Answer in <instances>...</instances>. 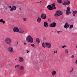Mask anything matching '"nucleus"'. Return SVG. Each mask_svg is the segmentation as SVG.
<instances>
[{
	"label": "nucleus",
	"instance_id": "obj_1",
	"mask_svg": "<svg viewBox=\"0 0 77 77\" xmlns=\"http://www.w3.org/2000/svg\"><path fill=\"white\" fill-rule=\"evenodd\" d=\"M26 40L28 42L33 43V39L30 35H28L26 38Z\"/></svg>",
	"mask_w": 77,
	"mask_h": 77
},
{
	"label": "nucleus",
	"instance_id": "obj_2",
	"mask_svg": "<svg viewBox=\"0 0 77 77\" xmlns=\"http://www.w3.org/2000/svg\"><path fill=\"white\" fill-rule=\"evenodd\" d=\"M5 42L8 45H9L12 43V41L11 38L9 37H7L5 39Z\"/></svg>",
	"mask_w": 77,
	"mask_h": 77
},
{
	"label": "nucleus",
	"instance_id": "obj_3",
	"mask_svg": "<svg viewBox=\"0 0 77 77\" xmlns=\"http://www.w3.org/2000/svg\"><path fill=\"white\" fill-rule=\"evenodd\" d=\"M63 14V13L61 11H57L56 13L54 15L55 17H59L60 15H62Z\"/></svg>",
	"mask_w": 77,
	"mask_h": 77
},
{
	"label": "nucleus",
	"instance_id": "obj_4",
	"mask_svg": "<svg viewBox=\"0 0 77 77\" xmlns=\"http://www.w3.org/2000/svg\"><path fill=\"white\" fill-rule=\"evenodd\" d=\"M7 50L9 52H11V53H13V51H14V49H13V48L11 46H9L7 48Z\"/></svg>",
	"mask_w": 77,
	"mask_h": 77
},
{
	"label": "nucleus",
	"instance_id": "obj_5",
	"mask_svg": "<svg viewBox=\"0 0 77 77\" xmlns=\"http://www.w3.org/2000/svg\"><path fill=\"white\" fill-rule=\"evenodd\" d=\"M41 18L42 20H44L47 18V16H46V14H41Z\"/></svg>",
	"mask_w": 77,
	"mask_h": 77
},
{
	"label": "nucleus",
	"instance_id": "obj_6",
	"mask_svg": "<svg viewBox=\"0 0 77 77\" xmlns=\"http://www.w3.org/2000/svg\"><path fill=\"white\" fill-rule=\"evenodd\" d=\"M46 46L48 48H50L51 47V43H45Z\"/></svg>",
	"mask_w": 77,
	"mask_h": 77
},
{
	"label": "nucleus",
	"instance_id": "obj_7",
	"mask_svg": "<svg viewBox=\"0 0 77 77\" xmlns=\"http://www.w3.org/2000/svg\"><path fill=\"white\" fill-rule=\"evenodd\" d=\"M13 31L14 32H18L19 29L17 26L15 27L14 28Z\"/></svg>",
	"mask_w": 77,
	"mask_h": 77
},
{
	"label": "nucleus",
	"instance_id": "obj_8",
	"mask_svg": "<svg viewBox=\"0 0 77 77\" xmlns=\"http://www.w3.org/2000/svg\"><path fill=\"white\" fill-rule=\"evenodd\" d=\"M70 4V2L69 1H67L66 2H64V3H63V5L64 6H66L67 5H69Z\"/></svg>",
	"mask_w": 77,
	"mask_h": 77
},
{
	"label": "nucleus",
	"instance_id": "obj_9",
	"mask_svg": "<svg viewBox=\"0 0 77 77\" xmlns=\"http://www.w3.org/2000/svg\"><path fill=\"white\" fill-rule=\"evenodd\" d=\"M56 23L54 22L50 24L49 27H56Z\"/></svg>",
	"mask_w": 77,
	"mask_h": 77
},
{
	"label": "nucleus",
	"instance_id": "obj_10",
	"mask_svg": "<svg viewBox=\"0 0 77 77\" xmlns=\"http://www.w3.org/2000/svg\"><path fill=\"white\" fill-rule=\"evenodd\" d=\"M71 12L70 11V8L68 7L67 8L66 11V15H69L70 14Z\"/></svg>",
	"mask_w": 77,
	"mask_h": 77
},
{
	"label": "nucleus",
	"instance_id": "obj_11",
	"mask_svg": "<svg viewBox=\"0 0 77 77\" xmlns=\"http://www.w3.org/2000/svg\"><path fill=\"white\" fill-rule=\"evenodd\" d=\"M18 33H21V34H23L24 32V30L22 28H19V31H18Z\"/></svg>",
	"mask_w": 77,
	"mask_h": 77
},
{
	"label": "nucleus",
	"instance_id": "obj_12",
	"mask_svg": "<svg viewBox=\"0 0 77 77\" xmlns=\"http://www.w3.org/2000/svg\"><path fill=\"white\" fill-rule=\"evenodd\" d=\"M19 61L20 62H24V58L21 57H20L19 58Z\"/></svg>",
	"mask_w": 77,
	"mask_h": 77
},
{
	"label": "nucleus",
	"instance_id": "obj_13",
	"mask_svg": "<svg viewBox=\"0 0 77 77\" xmlns=\"http://www.w3.org/2000/svg\"><path fill=\"white\" fill-rule=\"evenodd\" d=\"M47 8L50 11H53V7L51 5H48L47 6Z\"/></svg>",
	"mask_w": 77,
	"mask_h": 77
},
{
	"label": "nucleus",
	"instance_id": "obj_14",
	"mask_svg": "<svg viewBox=\"0 0 77 77\" xmlns=\"http://www.w3.org/2000/svg\"><path fill=\"white\" fill-rule=\"evenodd\" d=\"M69 24L68 23H66L64 25V28L65 29H68V27H69Z\"/></svg>",
	"mask_w": 77,
	"mask_h": 77
},
{
	"label": "nucleus",
	"instance_id": "obj_15",
	"mask_svg": "<svg viewBox=\"0 0 77 77\" xmlns=\"http://www.w3.org/2000/svg\"><path fill=\"white\" fill-rule=\"evenodd\" d=\"M17 9V7L15 6H14L12 7L10 9L11 11H13L14 10V11H15L16 9Z\"/></svg>",
	"mask_w": 77,
	"mask_h": 77
},
{
	"label": "nucleus",
	"instance_id": "obj_16",
	"mask_svg": "<svg viewBox=\"0 0 77 77\" xmlns=\"http://www.w3.org/2000/svg\"><path fill=\"white\" fill-rule=\"evenodd\" d=\"M37 23H41V18L40 17H38L37 20Z\"/></svg>",
	"mask_w": 77,
	"mask_h": 77
},
{
	"label": "nucleus",
	"instance_id": "obj_17",
	"mask_svg": "<svg viewBox=\"0 0 77 77\" xmlns=\"http://www.w3.org/2000/svg\"><path fill=\"white\" fill-rule=\"evenodd\" d=\"M44 27L46 28L48 27V23L47 22H45L44 23Z\"/></svg>",
	"mask_w": 77,
	"mask_h": 77
},
{
	"label": "nucleus",
	"instance_id": "obj_18",
	"mask_svg": "<svg viewBox=\"0 0 77 77\" xmlns=\"http://www.w3.org/2000/svg\"><path fill=\"white\" fill-rule=\"evenodd\" d=\"M52 6L53 7V9H56V8L55 7L56 5H55V3H53L52 5Z\"/></svg>",
	"mask_w": 77,
	"mask_h": 77
},
{
	"label": "nucleus",
	"instance_id": "obj_19",
	"mask_svg": "<svg viewBox=\"0 0 77 77\" xmlns=\"http://www.w3.org/2000/svg\"><path fill=\"white\" fill-rule=\"evenodd\" d=\"M56 74V71H53L52 72V75H53V76H54V75Z\"/></svg>",
	"mask_w": 77,
	"mask_h": 77
},
{
	"label": "nucleus",
	"instance_id": "obj_20",
	"mask_svg": "<svg viewBox=\"0 0 77 77\" xmlns=\"http://www.w3.org/2000/svg\"><path fill=\"white\" fill-rule=\"evenodd\" d=\"M20 70H24V67L23 66H21L20 68Z\"/></svg>",
	"mask_w": 77,
	"mask_h": 77
},
{
	"label": "nucleus",
	"instance_id": "obj_21",
	"mask_svg": "<svg viewBox=\"0 0 77 77\" xmlns=\"http://www.w3.org/2000/svg\"><path fill=\"white\" fill-rule=\"evenodd\" d=\"M77 14V11H75L72 12L73 16H75V14Z\"/></svg>",
	"mask_w": 77,
	"mask_h": 77
},
{
	"label": "nucleus",
	"instance_id": "obj_22",
	"mask_svg": "<svg viewBox=\"0 0 77 77\" xmlns=\"http://www.w3.org/2000/svg\"><path fill=\"white\" fill-rule=\"evenodd\" d=\"M36 41L37 44H39L40 43V41H39V38H37L36 39Z\"/></svg>",
	"mask_w": 77,
	"mask_h": 77
},
{
	"label": "nucleus",
	"instance_id": "obj_23",
	"mask_svg": "<svg viewBox=\"0 0 77 77\" xmlns=\"http://www.w3.org/2000/svg\"><path fill=\"white\" fill-rule=\"evenodd\" d=\"M0 22L1 23H2L3 24H5V21H4L2 19L0 20Z\"/></svg>",
	"mask_w": 77,
	"mask_h": 77
},
{
	"label": "nucleus",
	"instance_id": "obj_24",
	"mask_svg": "<svg viewBox=\"0 0 77 77\" xmlns=\"http://www.w3.org/2000/svg\"><path fill=\"white\" fill-rule=\"evenodd\" d=\"M42 47H43L44 48H45V47H46V44L44 42L42 43Z\"/></svg>",
	"mask_w": 77,
	"mask_h": 77
},
{
	"label": "nucleus",
	"instance_id": "obj_25",
	"mask_svg": "<svg viewBox=\"0 0 77 77\" xmlns=\"http://www.w3.org/2000/svg\"><path fill=\"white\" fill-rule=\"evenodd\" d=\"M64 52L65 54H68V49H66L65 50Z\"/></svg>",
	"mask_w": 77,
	"mask_h": 77
},
{
	"label": "nucleus",
	"instance_id": "obj_26",
	"mask_svg": "<svg viewBox=\"0 0 77 77\" xmlns=\"http://www.w3.org/2000/svg\"><path fill=\"white\" fill-rule=\"evenodd\" d=\"M31 45V46H32V47H34V48H36L35 47V45H34V44H30L29 45Z\"/></svg>",
	"mask_w": 77,
	"mask_h": 77
},
{
	"label": "nucleus",
	"instance_id": "obj_27",
	"mask_svg": "<svg viewBox=\"0 0 77 77\" xmlns=\"http://www.w3.org/2000/svg\"><path fill=\"white\" fill-rule=\"evenodd\" d=\"M57 2L59 3H62V0H57Z\"/></svg>",
	"mask_w": 77,
	"mask_h": 77
},
{
	"label": "nucleus",
	"instance_id": "obj_28",
	"mask_svg": "<svg viewBox=\"0 0 77 77\" xmlns=\"http://www.w3.org/2000/svg\"><path fill=\"white\" fill-rule=\"evenodd\" d=\"M23 20L24 21H27V18H23Z\"/></svg>",
	"mask_w": 77,
	"mask_h": 77
},
{
	"label": "nucleus",
	"instance_id": "obj_29",
	"mask_svg": "<svg viewBox=\"0 0 77 77\" xmlns=\"http://www.w3.org/2000/svg\"><path fill=\"white\" fill-rule=\"evenodd\" d=\"M20 65H16L15 66V68H18V67H19L20 66Z\"/></svg>",
	"mask_w": 77,
	"mask_h": 77
},
{
	"label": "nucleus",
	"instance_id": "obj_30",
	"mask_svg": "<svg viewBox=\"0 0 77 77\" xmlns=\"http://www.w3.org/2000/svg\"><path fill=\"white\" fill-rule=\"evenodd\" d=\"M73 70H74V68H72V70L70 71V73H71L73 71Z\"/></svg>",
	"mask_w": 77,
	"mask_h": 77
},
{
	"label": "nucleus",
	"instance_id": "obj_31",
	"mask_svg": "<svg viewBox=\"0 0 77 77\" xmlns=\"http://www.w3.org/2000/svg\"><path fill=\"white\" fill-rule=\"evenodd\" d=\"M72 28H73V25H70V26L69 29H72Z\"/></svg>",
	"mask_w": 77,
	"mask_h": 77
},
{
	"label": "nucleus",
	"instance_id": "obj_32",
	"mask_svg": "<svg viewBox=\"0 0 77 77\" xmlns=\"http://www.w3.org/2000/svg\"><path fill=\"white\" fill-rule=\"evenodd\" d=\"M73 57H74V56L73 55L71 56V58L72 59H73Z\"/></svg>",
	"mask_w": 77,
	"mask_h": 77
},
{
	"label": "nucleus",
	"instance_id": "obj_33",
	"mask_svg": "<svg viewBox=\"0 0 77 77\" xmlns=\"http://www.w3.org/2000/svg\"><path fill=\"white\" fill-rule=\"evenodd\" d=\"M66 47V45H64L62 47V48H65Z\"/></svg>",
	"mask_w": 77,
	"mask_h": 77
},
{
	"label": "nucleus",
	"instance_id": "obj_34",
	"mask_svg": "<svg viewBox=\"0 0 77 77\" xmlns=\"http://www.w3.org/2000/svg\"><path fill=\"white\" fill-rule=\"evenodd\" d=\"M57 33H59L60 32L62 33V31H57Z\"/></svg>",
	"mask_w": 77,
	"mask_h": 77
},
{
	"label": "nucleus",
	"instance_id": "obj_35",
	"mask_svg": "<svg viewBox=\"0 0 77 77\" xmlns=\"http://www.w3.org/2000/svg\"><path fill=\"white\" fill-rule=\"evenodd\" d=\"M3 7V5H0V8H2Z\"/></svg>",
	"mask_w": 77,
	"mask_h": 77
},
{
	"label": "nucleus",
	"instance_id": "obj_36",
	"mask_svg": "<svg viewBox=\"0 0 77 77\" xmlns=\"http://www.w3.org/2000/svg\"><path fill=\"white\" fill-rule=\"evenodd\" d=\"M8 8L10 9H11V8H12V7H11V6H9Z\"/></svg>",
	"mask_w": 77,
	"mask_h": 77
},
{
	"label": "nucleus",
	"instance_id": "obj_37",
	"mask_svg": "<svg viewBox=\"0 0 77 77\" xmlns=\"http://www.w3.org/2000/svg\"><path fill=\"white\" fill-rule=\"evenodd\" d=\"M24 45H27V43H26V42H24Z\"/></svg>",
	"mask_w": 77,
	"mask_h": 77
},
{
	"label": "nucleus",
	"instance_id": "obj_38",
	"mask_svg": "<svg viewBox=\"0 0 77 77\" xmlns=\"http://www.w3.org/2000/svg\"><path fill=\"white\" fill-rule=\"evenodd\" d=\"M75 63L76 64H77V60H76L75 62Z\"/></svg>",
	"mask_w": 77,
	"mask_h": 77
},
{
	"label": "nucleus",
	"instance_id": "obj_39",
	"mask_svg": "<svg viewBox=\"0 0 77 77\" xmlns=\"http://www.w3.org/2000/svg\"><path fill=\"white\" fill-rule=\"evenodd\" d=\"M45 39H46V38L45 37H44L43 38V40H45Z\"/></svg>",
	"mask_w": 77,
	"mask_h": 77
},
{
	"label": "nucleus",
	"instance_id": "obj_40",
	"mask_svg": "<svg viewBox=\"0 0 77 77\" xmlns=\"http://www.w3.org/2000/svg\"><path fill=\"white\" fill-rule=\"evenodd\" d=\"M27 51V53H29V51H28V50H26Z\"/></svg>",
	"mask_w": 77,
	"mask_h": 77
},
{
	"label": "nucleus",
	"instance_id": "obj_41",
	"mask_svg": "<svg viewBox=\"0 0 77 77\" xmlns=\"http://www.w3.org/2000/svg\"><path fill=\"white\" fill-rule=\"evenodd\" d=\"M54 53H57V51H54Z\"/></svg>",
	"mask_w": 77,
	"mask_h": 77
},
{
	"label": "nucleus",
	"instance_id": "obj_42",
	"mask_svg": "<svg viewBox=\"0 0 77 77\" xmlns=\"http://www.w3.org/2000/svg\"><path fill=\"white\" fill-rule=\"evenodd\" d=\"M19 9L20 10V11H21V8H20Z\"/></svg>",
	"mask_w": 77,
	"mask_h": 77
},
{
	"label": "nucleus",
	"instance_id": "obj_43",
	"mask_svg": "<svg viewBox=\"0 0 77 77\" xmlns=\"http://www.w3.org/2000/svg\"><path fill=\"white\" fill-rule=\"evenodd\" d=\"M41 1H40V2H38V3H41Z\"/></svg>",
	"mask_w": 77,
	"mask_h": 77
},
{
	"label": "nucleus",
	"instance_id": "obj_44",
	"mask_svg": "<svg viewBox=\"0 0 77 77\" xmlns=\"http://www.w3.org/2000/svg\"><path fill=\"white\" fill-rule=\"evenodd\" d=\"M15 60H17V58L15 59Z\"/></svg>",
	"mask_w": 77,
	"mask_h": 77
},
{
	"label": "nucleus",
	"instance_id": "obj_45",
	"mask_svg": "<svg viewBox=\"0 0 77 77\" xmlns=\"http://www.w3.org/2000/svg\"><path fill=\"white\" fill-rule=\"evenodd\" d=\"M18 42H17V44H18Z\"/></svg>",
	"mask_w": 77,
	"mask_h": 77
}]
</instances>
